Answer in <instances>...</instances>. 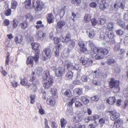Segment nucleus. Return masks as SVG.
Here are the masks:
<instances>
[{"instance_id":"obj_1","label":"nucleus","mask_w":128,"mask_h":128,"mask_svg":"<svg viewBox=\"0 0 128 128\" xmlns=\"http://www.w3.org/2000/svg\"><path fill=\"white\" fill-rule=\"evenodd\" d=\"M109 50L105 48L101 47H94L91 53V56L92 58H94L96 60H99L102 58V56L97 54L100 52L104 55H106L109 53Z\"/></svg>"},{"instance_id":"obj_2","label":"nucleus","mask_w":128,"mask_h":128,"mask_svg":"<svg viewBox=\"0 0 128 128\" xmlns=\"http://www.w3.org/2000/svg\"><path fill=\"white\" fill-rule=\"evenodd\" d=\"M120 82L118 80H116L114 78H111L108 82L109 87L111 89L120 88Z\"/></svg>"},{"instance_id":"obj_3","label":"nucleus","mask_w":128,"mask_h":128,"mask_svg":"<svg viewBox=\"0 0 128 128\" xmlns=\"http://www.w3.org/2000/svg\"><path fill=\"white\" fill-rule=\"evenodd\" d=\"M54 82L52 77L50 76V78L45 81L43 80V86L45 89H47L52 86Z\"/></svg>"},{"instance_id":"obj_4","label":"nucleus","mask_w":128,"mask_h":128,"mask_svg":"<svg viewBox=\"0 0 128 128\" xmlns=\"http://www.w3.org/2000/svg\"><path fill=\"white\" fill-rule=\"evenodd\" d=\"M43 52L46 56H42V58L43 60H46L52 56V52L50 48H45L44 49Z\"/></svg>"},{"instance_id":"obj_5","label":"nucleus","mask_w":128,"mask_h":128,"mask_svg":"<svg viewBox=\"0 0 128 128\" xmlns=\"http://www.w3.org/2000/svg\"><path fill=\"white\" fill-rule=\"evenodd\" d=\"M34 9L36 11L40 12L44 7V4L40 0H35Z\"/></svg>"},{"instance_id":"obj_6","label":"nucleus","mask_w":128,"mask_h":128,"mask_svg":"<svg viewBox=\"0 0 128 128\" xmlns=\"http://www.w3.org/2000/svg\"><path fill=\"white\" fill-rule=\"evenodd\" d=\"M54 71L56 77H62L65 73V69L64 67L59 66L56 68Z\"/></svg>"},{"instance_id":"obj_7","label":"nucleus","mask_w":128,"mask_h":128,"mask_svg":"<svg viewBox=\"0 0 128 128\" xmlns=\"http://www.w3.org/2000/svg\"><path fill=\"white\" fill-rule=\"evenodd\" d=\"M126 3L124 0H120L118 2H116V3L115 4L114 7L115 9L118 10L119 8L122 10H124L125 7Z\"/></svg>"},{"instance_id":"obj_8","label":"nucleus","mask_w":128,"mask_h":128,"mask_svg":"<svg viewBox=\"0 0 128 128\" xmlns=\"http://www.w3.org/2000/svg\"><path fill=\"white\" fill-rule=\"evenodd\" d=\"M80 62L82 63V65H86V67H88L91 65L93 63V60L89 58H85L84 57H81L80 60Z\"/></svg>"},{"instance_id":"obj_9","label":"nucleus","mask_w":128,"mask_h":128,"mask_svg":"<svg viewBox=\"0 0 128 128\" xmlns=\"http://www.w3.org/2000/svg\"><path fill=\"white\" fill-rule=\"evenodd\" d=\"M108 112L110 116V119L112 121H115L118 119L120 116V114L115 110L109 111Z\"/></svg>"},{"instance_id":"obj_10","label":"nucleus","mask_w":128,"mask_h":128,"mask_svg":"<svg viewBox=\"0 0 128 128\" xmlns=\"http://www.w3.org/2000/svg\"><path fill=\"white\" fill-rule=\"evenodd\" d=\"M35 0H26L24 2L26 8L28 10L35 7Z\"/></svg>"},{"instance_id":"obj_11","label":"nucleus","mask_w":128,"mask_h":128,"mask_svg":"<svg viewBox=\"0 0 128 128\" xmlns=\"http://www.w3.org/2000/svg\"><path fill=\"white\" fill-rule=\"evenodd\" d=\"M46 102L47 105L52 107L54 106L56 104V101L55 99L52 96L48 98Z\"/></svg>"},{"instance_id":"obj_12","label":"nucleus","mask_w":128,"mask_h":128,"mask_svg":"<svg viewBox=\"0 0 128 128\" xmlns=\"http://www.w3.org/2000/svg\"><path fill=\"white\" fill-rule=\"evenodd\" d=\"M109 6L108 3L106 2V0H100V3L99 8L100 9L103 11L107 8Z\"/></svg>"},{"instance_id":"obj_13","label":"nucleus","mask_w":128,"mask_h":128,"mask_svg":"<svg viewBox=\"0 0 128 128\" xmlns=\"http://www.w3.org/2000/svg\"><path fill=\"white\" fill-rule=\"evenodd\" d=\"M31 45L32 46V49L35 52V53L38 52L40 53L39 49L40 45L39 43L37 42H32L31 44Z\"/></svg>"},{"instance_id":"obj_14","label":"nucleus","mask_w":128,"mask_h":128,"mask_svg":"<svg viewBox=\"0 0 128 128\" xmlns=\"http://www.w3.org/2000/svg\"><path fill=\"white\" fill-rule=\"evenodd\" d=\"M36 78L34 76H32L30 77V81L32 82V84L34 88H36L37 86L39 84V81L36 80Z\"/></svg>"},{"instance_id":"obj_15","label":"nucleus","mask_w":128,"mask_h":128,"mask_svg":"<svg viewBox=\"0 0 128 128\" xmlns=\"http://www.w3.org/2000/svg\"><path fill=\"white\" fill-rule=\"evenodd\" d=\"M79 46L80 48V51L82 53H84L87 52L88 50L85 47V44L84 42L82 41L78 43Z\"/></svg>"},{"instance_id":"obj_16","label":"nucleus","mask_w":128,"mask_h":128,"mask_svg":"<svg viewBox=\"0 0 128 128\" xmlns=\"http://www.w3.org/2000/svg\"><path fill=\"white\" fill-rule=\"evenodd\" d=\"M61 38L62 42L66 43H68L72 39H71V34L70 33H68L66 34L64 38L63 37Z\"/></svg>"},{"instance_id":"obj_17","label":"nucleus","mask_w":128,"mask_h":128,"mask_svg":"<svg viewBox=\"0 0 128 128\" xmlns=\"http://www.w3.org/2000/svg\"><path fill=\"white\" fill-rule=\"evenodd\" d=\"M23 40V37L21 35H18L14 38L15 42L17 44H21Z\"/></svg>"},{"instance_id":"obj_18","label":"nucleus","mask_w":128,"mask_h":128,"mask_svg":"<svg viewBox=\"0 0 128 128\" xmlns=\"http://www.w3.org/2000/svg\"><path fill=\"white\" fill-rule=\"evenodd\" d=\"M50 76L52 77L50 75V71L48 70H45L42 75V78L44 81L50 78Z\"/></svg>"},{"instance_id":"obj_19","label":"nucleus","mask_w":128,"mask_h":128,"mask_svg":"<svg viewBox=\"0 0 128 128\" xmlns=\"http://www.w3.org/2000/svg\"><path fill=\"white\" fill-rule=\"evenodd\" d=\"M68 45V48L67 50L68 53L70 52L75 47V43L73 39H72Z\"/></svg>"},{"instance_id":"obj_20","label":"nucleus","mask_w":128,"mask_h":128,"mask_svg":"<svg viewBox=\"0 0 128 128\" xmlns=\"http://www.w3.org/2000/svg\"><path fill=\"white\" fill-rule=\"evenodd\" d=\"M114 121V125L116 128H119L123 122L122 119L120 118Z\"/></svg>"},{"instance_id":"obj_21","label":"nucleus","mask_w":128,"mask_h":128,"mask_svg":"<svg viewBox=\"0 0 128 128\" xmlns=\"http://www.w3.org/2000/svg\"><path fill=\"white\" fill-rule=\"evenodd\" d=\"M20 83L22 85L24 86H28L29 88L31 85L28 83V80L26 78H24L21 80Z\"/></svg>"},{"instance_id":"obj_22","label":"nucleus","mask_w":128,"mask_h":128,"mask_svg":"<svg viewBox=\"0 0 128 128\" xmlns=\"http://www.w3.org/2000/svg\"><path fill=\"white\" fill-rule=\"evenodd\" d=\"M116 100L115 97H110L106 100V102L109 104L112 105L116 102Z\"/></svg>"},{"instance_id":"obj_23","label":"nucleus","mask_w":128,"mask_h":128,"mask_svg":"<svg viewBox=\"0 0 128 128\" xmlns=\"http://www.w3.org/2000/svg\"><path fill=\"white\" fill-rule=\"evenodd\" d=\"M106 22V17L105 16H100V18L98 20V23L100 25H103Z\"/></svg>"},{"instance_id":"obj_24","label":"nucleus","mask_w":128,"mask_h":128,"mask_svg":"<svg viewBox=\"0 0 128 128\" xmlns=\"http://www.w3.org/2000/svg\"><path fill=\"white\" fill-rule=\"evenodd\" d=\"M47 22L49 24L53 22V16L51 13L49 14L46 16Z\"/></svg>"},{"instance_id":"obj_25","label":"nucleus","mask_w":128,"mask_h":128,"mask_svg":"<svg viewBox=\"0 0 128 128\" xmlns=\"http://www.w3.org/2000/svg\"><path fill=\"white\" fill-rule=\"evenodd\" d=\"M64 95L68 98H71L72 96V91L70 89H68L64 93Z\"/></svg>"},{"instance_id":"obj_26","label":"nucleus","mask_w":128,"mask_h":128,"mask_svg":"<svg viewBox=\"0 0 128 128\" xmlns=\"http://www.w3.org/2000/svg\"><path fill=\"white\" fill-rule=\"evenodd\" d=\"M20 26L22 29L25 30L28 27V24L26 21L25 20L20 23Z\"/></svg>"},{"instance_id":"obj_27","label":"nucleus","mask_w":128,"mask_h":128,"mask_svg":"<svg viewBox=\"0 0 128 128\" xmlns=\"http://www.w3.org/2000/svg\"><path fill=\"white\" fill-rule=\"evenodd\" d=\"M105 33L108 37L110 39L113 38L114 37V34L112 30L108 31L106 30L105 32Z\"/></svg>"},{"instance_id":"obj_28","label":"nucleus","mask_w":128,"mask_h":128,"mask_svg":"<svg viewBox=\"0 0 128 128\" xmlns=\"http://www.w3.org/2000/svg\"><path fill=\"white\" fill-rule=\"evenodd\" d=\"M73 72L71 71H68L66 74L65 77L67 80L72 79L73 77Z\"/></svg>"},{"instance_id":"obj_29","label":"nucleus","mask_w":128,"mask_h":128,"mask_svg":"<svg viewBox=\"0 0 128 128\" xmlns=\"http://www.w3.org/2000/svg\"><path fill=\"white\" fill-rule=\"evenodd\" d=\"M65 66H66V68L68 70H72L74 69L73 64L71 62L67 63L65 64Z\"/></svg>"},{"instance_id":"obj_30","label":"nucleus","mask_w":128,"mask_h":128,"mask_svg":"<svg viewBox=\"0 0 128 128\" xmlns=\"http://www.w3.org/2000/svg\"><path fill=\"white\" fill-rule=\"evenodd\" d=\"M74 92L77 95L80 96L82 94V89L81 88H76L74 90Z\"/></svg>"},{"instance_id":"obj_31","label":"nucleus","mask_w":128,"mask_h":128,"mask_svg":"<svg viewBox=\"0 0 128 128\" xmlns=\"http://www.w3.org/2000/svg\"><path fill=\"white\" fill-rule=\"evenodd\" d=\"M26 64L27 65L30 64L31 66L34 64V62L32 57L31 56L28 58L26 61Z\"/></svg>"},{"instance_id":"obj_32","label":"nucleus","mask_w":128,"mask_h":128,"mask_svg":"<svg viewBox=\"0 0 128 128\" xmlns=\"http://www.w3.org/2000/svg\"><path fill=\"white\" fill-rule=\"evenodd\" d=\"M91 20V16L90 14H85L84 19V22L86 23H88Z\"/></svg>"},{"instance_id":"obj_33","label":"nucleus","mask_w":128,"mask_h":128,"mask_svg":"<svg viewBox=\"0 0 128 128\" xmlns=\"http://www.w3.org/2000/svg\"><path fill=\"white\" fill-rule=\"evenodd\" d=\"M40 53L39 52L35 53L34 56V57L32 56L33 60H34L36 63L38 62Z\"/></svg>"},{"instance_id":"obj_34","label":"nucleus","mask_w":128,"mask_h":128,"mask_svg":"<svg viewBox=\"0 0 128 128\" xmlns=\"http://www.w3.org/2000/svg\"><path fill=\"white\" fill-rule=\"evenodd\" d=\"M61 126L62 128H64L67 124V122L64 118H62L60 120Z\"/></svg>"},{"instance_id":"obj_35","label":"nucleus","mask_w":128,"mask_h":128,"mask_svg":"<svg viewBox=\"0 0 128 128\" xmlns=\"http://www.w3.org/2000/svg\"><path fill=\"white\" fill-rule=\"evenodd\" d=\"M65 24V22L63 21H60L57 23V27L59 29H62Z\"/></svg>"},{"instance_id":"obj_36","label":"nucleus","mask_w":128,"mask_h":128,"mask_svg":"<svg viewBox=\"0 0 128 128\" xmlns=\"http://www.w3.org/2000/svg\"><path fill=\"white\" fill-rule=\"evenodd\" d=\"M114 24L112 22L108 23L107 24L106 29L108 30V31H112L114 28Z\"/></svg>"},{"instance_id":"obj_37","label":"nucleus","mask_w":128,"mask_h":128,"mask_svg":"<svg viewBox=\"0 0 128 128\" xmlns=\"http://www.w3.org/2000/svg\"><path fill=\"white\" fill-rule=\"evenodd\" d=\"M46 36V33H43L42 34L41 31H39L38 34V39H41L42 38H44Z\"/></svg>"},{"instance_id":"obj_38","label":"nucleus","mask_w":128,"mask_h":128,"mask_svg":"<svg viewBox=\"0 0 128 128\" xmlns=\"http://www.w3.org/2000/svg\"><path fill=\"white\" fill-rule=\"evenodd\" d=\"M11 8L14 10L15 9L18 5L17 1L14 0H12L11 1Z\"/></svg>"},{"instance_id":"obj_39","label":"nucleus","mask_w":128,"mask_h":128,"mask_svg":"<svg viewBox=\"0 0 128 128\" xmlns=\"http://www.w3.org/2000/svg\"><path fill=\"white\" fill-rule=\"evenodd\" d=\"M73 120L74 122L76 123L80 122L82 120L81 118L79 115L73 117Z\"/></svg>"},{"instance_id":"obj_40","label":"nucleus","mask_w":128,"mask_h":128,"mask_svg":"<svg viewBox=\"0 0 128 128\" xmlns=\"http://www.w3.org/2000/svg\"><path fill=\"white\" fill-rule=\"evenodd\" d=\"M71 2L72 4L80 6L82 3V0H72Z\"/></svg>"},{"instance_id":"obj_41","label":"nucleus","mask_w":128,"mask_h":128,"mask_svg":"<svg viewBox=\"0 0 128 128\" xmlns=\"http://www.w3.org/2000/svg\"><path fill=\"white\" fill-rule=\"evenodd\" d=\"M76 100V97L72 98L67 103V106L69 107H72L74 102Z\"/></svg>"},{"instance_id":"obj_42","label":"nucleus","mask_w":128,"mask_h":128,"mask_svg":"<svg viewBox=\"0 0 128 128\" xmlns=\"http://www.w3.org/2000/svg\"><path fill=\"white\" fill-rule=\"evenodd\" d=\"M81 100L84 104H86L89 102V100L84 96H82L81 98Z\"/></svg>"},{"instance_id":"obj_43","label":"nucleus","mask_w":128,"mask_h":128,"mask_svg":"<svg viewBox=\"0 0 128 128\" xmlns=\"http://www.w3.org/2000/svg\"><path fill=\"white\" fill-rule=\"evenodd\" d=\"M108 120L107 118H100L98 122L100 124H102L105 123V122Z\"/></svg>"},{"instance_id":"obj_44","label":"nucleus","mask_w":128,"mask_h":128,"mask_svg":"<svg viewBox=\"0 0 128 128\" xmlns=\"http://www.w3.org/2000/svg\"><path fill=\"white\" fill-rule=\"evenodd\" d=\"M53 42L55 44H57L60 42V39L57 37H54L53 38Z\"/></svg>"},{"instance_id":"obj_45","label":"nucleus","mask_w":128,"mask_h":128,"mask_svg":"<svg viewBox=\"0 0 128 128\" xmlns=\"http://www.w3.org/2000/svg\"><path fill=\"white\" fill-rule=\"evenodd\" d=\"M50 92L52 96H55L57 92V90L55 88H52Z\"/></svg>"},{"instance_id":"obj_46","label":"nucleus","mask_w":128,"mask_h":128,"mask_svg":"<svg viewBox=\"0 0 128 128\" xmlns=\"http://www.w3.org/2000/svg\"><path fill=\"white\" fill-rule=\"evenodd\" d=\"M12 25L13 27L14 28H16L18 24V21L16 19H14L12 22Z\"/></svg>"},{"instance_id":"obj_47","label":"nucleus","mask_w":128,"mask_h":128,"mask_svg":"<svg viewBox=\"0 0 128 128\" xmlns=\"http://www.w3.org/2000/svg\"><path fill=\"white\" fill-rule=\"evenodd\" d=\"M92 24L93 26H96L98 23V21L95 18H92L91 20Z\"/></svg>"},{"instance_id":"obj_48","label":"nucleus","mask_w":128,"mask_h":128,"mask_svg":"<svg viewBox=\"0 0 128 128\" xmlns=\"http://www.w3.org/2000/svg\"><path fill=\"white\" fill-rule=\"evenodd\" d=\"M115 62V60L109 58L107 60L106 62L107 64L110 65L114 63Z\"/></svg>"},{"instance_id":"obj_49","label":"nucleus","mask_w":128,"mask_h":128,"mask_svg":"<svg viewBox=\"0 0 128 128\" xmlns=\"http://www.w3.org/2000/svg\"><path fill=\"white\" fill-rule=\"evenodd\" d=\"M0 71L3 74L4 76H6L7 74V73L4 70V68L3 67L1 66L0 67Z\"/></svg>"},{"instance_id":"obj_50","label":"nucleus","mask_w":128,"mask_h":128,"mask_svg":"<svg viewBox=\"0 0 128 128\" xmlns=\"http://www.w3.org/2000/svg\"><path fill=\"white\" fill-rule=\"evenodd\" d=\"M35 95H32L30 96V103L32 104H33L35 102Z\"/></svg>"},{"instance_id":"obj_51","label":"nucleus","mask_w":128,"mask_h":128,"mask_svg":"<svg viewBox=\"0 0 128 128\" xmlns=\"http://www.w3.org/2000/svg\"><path fill=\"white\" fill-rule=\"evenodd\" d=\"M75 103V107H80L83 106L82 104L79 101H76Z\"/></svg>"},{"instance_id":"obj_52","label":"nucleus","mask_w":128,"mask_h":128,"mask_svg":"<svg viewBox=\"0 0 128 128\" xmlns=\"http://www.w3.org/2000/svg\"><path fill=\"white\" fill-rule=\"evenodd\" d=\"M11 10L10 9L8 8L6 10L4 14L7 16H9L11 15Z\"/></svg>"},{"instance_id":"obj_53","label":"nucleus","mask_w":128,"mask_h":128,"mask_svg":"<svg viewBox=\"0 0 128 128\" xmlns=\"http://www.w3.org/2000/svg\"><path fill=\"white\" fill-rule=\"evenodd\" d=\"M10 56V53L8 52L6 57V60L5 65L6 66L8 64L9 61V57Z\"/></svg>"},{"instance_id":"obj_54","label":"nucleus","mask_w":128,"mask_h":128,"mask_svg":"<svg viewBox=\"0 0 128 128\" xmlns=\"http://www.w3.org/2000/svg\"><path fill=\"white\" fill-rule=\"evenodd\" d=\"M94 120L93 116H89L87 118H85V120L86 122H88L91 120Z\"/></svg>"},{"instance_id":"obj_55","label":"nucleus","mask_w":128,"mask_h":128,"mask_svg":"<svg viewBox=\"0 0 128 128\" xmlns=\"http://www.w3.org/2000/svg\"><path fill=\"white\" fill-rule=\"evenodd\" d=\"M26 17L27 19H29L30 21H32L34 19L33 16H31L30 14H28L26 15Z\"/></svg>"},{"instance_id":"obj_56","label":"nucleus","mask_w":128,"mask_h":128,"mask_svg":"<svg viewBox=\"0 0 128 128\" xmlns=\"http://www.w3.org/2000/svg\"><path fill=\"white\" fill-rule=\"evenodd\" d=\"M91 99L94 101H98L99 99V97L98 96H95L91 98Z\"/></svg>"},{"instance_id":"obj_57","label":"nucleus","mask_w":128,"mask_h":128,"mask_svg":"<svg viewBox=\"0 0 128 128\" xmlns=\"http://www.w3.org/2000/svg\"><path fill=\"white\" fill-rule=\"evenodd\" d=\"M120 48V46L117 44L116 45L114 48V51L115 52H117L119 51Z\"/></svg>"},{"instance_id":"obj_58","label":"nucleus","mask_w":128,"mask_h":128,"mask_svg":"<svg viewBox=\"0 0 128 128\" xmlns=\"http://www.w3.org/2000/svg\"><path fill=\"white\" fill-rule=\"evenodd\" d=\"M81 80L83 82H87L88 80L87 76L85 75L82 76L81 78Z\"/></svg>"},{"instance_id":"obj_59","label":"nucleus","mask_w":128,"mask_h":128,"mask_svg":"<svg viewBox=\"0 0 128 128\" xmlns=\"http://www.w3.org/2000/svg\"><path fill=\"white\" fill-rule=\"evenodd\" d=\"M62 46V44H60L55 46L56 49V50L60 51Z\"/></svg>"},{"instance_id":"obj_60","label":"nucleus","mask_w":128,"mask_h":128,"mask_svg":"<svg viewBox=\"0 0 128 128\" xmlns=\"http://www.w3.org/2000/svg\"><path fill=\"white\" fill-rule=\"evenodd\" d=\"M89 6L92 8H94L96 7L97 4L95 2H91L90 3Z\"/></svg>"},{"instance_id":"obj_61","label":"nucleus","mask_w":128,"mask_h":128,"mask_svg":"<svg viewBox=\"0 0 128 128\" xmlns=\"http://www.w3.org/2000/svg\"><path fill=\"white\" fill-rule=\"evenodd\" d=\"M81 83L80 81L78 80H74L73 82V84L74 85L80 84Z\"/></svg>"},{"instance_id":"obj_62","label":"nucleus","mask_w":128,"mask_h":128,"mask_svg":"<svg viewBox=\"0 0 128 128\" xmlns=\"http://www.w3.org/2000/svg\"><path fill=\"white\" fill-rule=\"evenodd\" d=\"M38 112L40 114L42 115L45 114V110L42 108L40 109H39L38 110Z\"/></svg>"},{"instance_id":"obj_63","label":"nucleus","mask_w":128,"mask_h":128,"mask_svg":"<svg viewBox=\"0 0 128 128\" xmlns=\"http://www.w3.org/2000/svg\"><path fill=\"white\" fill-rule=\"evenodd\" d=\"M44 120L45 128H50L49 126L48 125V121L47 119L46 118H45Z\"/></svg>"},{"instance_id":"obj_64","label":"nucleus","mask_w":128,"mask_h":128,"mask_svg":"<svg viewBox=\"0 0 128 128\" xmlns=\"http://www.w3.org/2000/svg\"><path fill=\"white\" fill-rule=\"evenodd\" d=\"M116 34L120 36L122 35L123 34V32L121 29H120L116 31Z\"/></svg>"}]
</instances>
